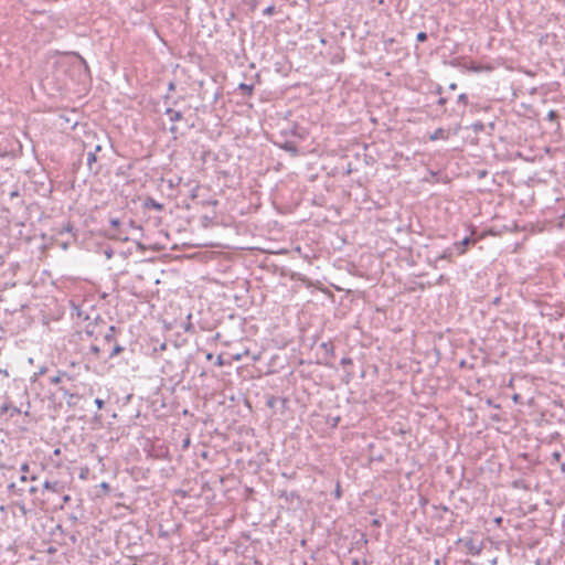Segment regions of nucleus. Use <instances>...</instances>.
Instances as JSON below:
<instances>
[{
    "label": "nucleus",
    "instance_id": "obj_14",
    "mask_svg": "<svg viewBox=\"0 0 565 565\" xmlns=\"http://www.w3.org/2000/svg\"><path fill=\"white\" fill-rule=\"evenodd\" d=\"M471 127L475 132H480V131H483V129H484V125L481 121H477V122L472 124Z\"/></svg>",
    "mask_w": 565,
    "mask_h": 565
},
{
    "label": "nucleus",
    "instance_id": "obj_5",
    "mask_svg": "<svg viewBox=\"0 0 565 565\" xmlns=\"http://www.w3.org/2000/svg\"><path fill=\"white\" fill-rule=\"evenodd\" d=\"M280 148L288 151L294 157L298 156V148L291 141L284 142L282 145H280Z\"/></svg>",
    "mask_w": 565,
    "mask_h": 565
},
{
    "label": "nucleus",
    "instance_id": "obj_28",
    "mask_svg": "<svg viewBox=\"0 0 565 565\" xmlns=\"http://www.w3.org/2000/svg\"><path fill=\"white\" fill-rule=\"evenodd\" d=\"M553 458L558 461L561 459V454L558 451L553 452Z\"/></svg>",
    "mask_w": 565,
    "mask_h": 565
},
{
    "label": "nucleus",
    "instance_id": "obj_11",
    "mask_svg": "<svg viewBox=\"0 0 565 565\" xmlns=\"http://www.w3.org/2000/svg\"><path fill=\"white\" fill-rule=\"evenodd\" d=\"M238 88L243 92L244 95L250 96L253 93V86L247 85L245 83L239 84Z\"/></svg>",
    "mask_w": 565,
    "mask_h": 565
},
{
    "label": "nucleus",
    "instance_id": "obj_22",
    "mask_svg": "<svg viewBox=\"0 0 565 565\" xmlns=\"http://www.w3.org/2000/svg\"><path fill=\"white\" fill-rule=\"evenodd\" d=\"M111 238H116V239H119V241H127V239H128V237H126V236H125V237H122V236L120 235V233H117V234L111 235Z\"/></svg>",
    "mask_w": 565,
    "mask_h": 565
},
{
    "label": "nucleus",
    "instance_id": "obj_44",
    "mask_svg": "<svg viewBox=\"0 0 565 565\" xmlns=\"http://www.w3.org/2000/svg\"><path fill=\"white\" fill-rule=\"evenodd\" d=\"M35 491H36V488H34V487H32V488L30 489V492H35Z\"/></svg>",
    "mask_w": 565,
    "mask_h": 565
},
{
    "label": "nucleus",
    "instance_id": "obj_40",
    "mask_svg": "<svg viewBox=\"0 0 565 565\" xmlns=\"http://www.w3.org/2000/svg\"><path fill=\"white\" fill-rule=\"evenodd\" d=\"M0 373L4 374L6 376H8V371L7 370H0Z\"/></svg>",
    "mask_w": 565,
    "mask_h": 565
},
{
    "label": "nucleus",
    "instance_id": "obj_4",
    "mask_svg": "<svg viewBox=\"0 0 565 565\" xmlns=\"http://www.w3.org/2000/svg\"><path fill=\"white\" fill-rule=\"evenodd\" d=\"M96 161H97V157H96L95 152L88 151L87 152V166H88V169L90 171H94L95 173H97L99 171V167L94 168V164L96 163Z\"/></svg>",
    "mask_w": 565,
    "mask_h": 565
},
{
    "label": "nucleus",
    "instance_id": "obj_36",
    "mask_svg": "<svg viewBox=\"0 0 565 565\" xmlns=\"http://www.w3.org/2000/svg\"><path fill=\"white\" fill-rule=\"evenodd\" d=\"M20 480H21L22 482H25V481L28 480V478H26V476H25V475H22V476H21V478H20Z\"/></svg>",
    "mask_w": 565,
    "mask_h": 565
},
{
    "label": "nucleus",
    "instance_id": "obj_12",
    "mask_svg": "<svg viewBox=\"0 0 565 565\" xmlns=\"http://www.w3.org/2000/svg\"><path fill=\"white\" fill-rule=\"evenodd\" d=\"M114 331H115V327H109L108 329V332L105 334L104 339L106 342H111L115 340L114 338Z\"/></svg>",
    "mask_w": 565,
    "mask_h": 565
},
{
    "label": "nucleus",
    "instance_id": "obj_23",
    "mask_svg": "<svg viewBox=\"0 0 565 565\" xmlns=\"http://www.w3.org/2000/svg\"><path fill=\"white\" fill-rule=\"evenodd\" d=\"M351 363H352V360L350 358H342V360H341L342 365H347V364H351Z\"/></svg>",
    "mask_w": 565,
    "mask_h": 565
},
{
    "label": "nucleus",
    "instance_id": "obj_21",
    "mask_svg": "<svg viewBox=\"0 0 565 565\" xmlns=\"http://www.w3.org/2000/svg\"><path fill=\"white\" fill-rule=\"evenodd\" d=\"M95 404H96V406L100 409V408H103V407H104L105 402H104L103 399H100V398H96V399H95Z\"/></svg>",
    "mask_w": 565,
    "mask_h": 565
},
{
    "label": "nucleus",
    "instance_id": "obj_38",
    "mask_svg": "<svg viewBox=\"0 0 565 565\" xmlns=\"http://www.w3.org/2000/svg\"><path fill=\"white\" fill-rule=\"evenodd\" d=\"M335 495H337L338 498H340V495H341L339 487H338V488H337V490H335Z\"/></svg>",
    "mask_w": 565,
    "mask_h": 565
},
{
    "label": "nucleus",
    "instance_id": "obj_6",
    "mask_svg": "<svg viewBox=\"0 0 565 565\" xmlns=\"http://www.w3.org/2000/svg\"><path fill=\"white\" fill-rule=\"evenodd\" d=\"M430 140L435 141V140H438V139H444V140H447L448 139V134L446 132L445 129L443 128H438L436 129L429 137Z\"/></svg>",
    "mask_w": 565,
    "mask_h": 565
},
{
    "label": "nucleus",
    "instance_id": "obj_10",
    "mask_svg": "<svg viewBox=\"0 0 565 565\" xmlns=\"http://www.w3.org/2000/svg\"><path fill=\"white\" fill-rule=\"evenodd\" d=\"M454 247H449V248H446L438 257V259H447V260H450L451 259V256H452V253H454Z\"/></svg>",
    "mask_w": 565,
    "mask_h": 565
},
{
    "label": "nucleus",
    "instance_id": "obj_41",
    "mask_svg": "<svg viewBox=\"0 0 565 565\" xmlns=\"http://www.w3.org/2000/svg\"><path fill=\"white\" fill-rule=\"evenodd\" d=\"M82 63L84 64L85 68H87V64H86V61H84L83 58H81Z\"/></svg>",
    "mask_w": 565,
    "mask_h": 565
},
{
    "label": "nucleus",
    "instance_id": "obj_15",
    "mask_svg": "<svg viewBox=\"0 0 565 565\" xmlns=\"http://www.w3.org/2000/svg\"><path fill=\"white\" fill-rule=\"evenodd\" d=\"M469 551H470L471 554L478 555L481 550H480V547L475 546L472 542H470L469 543Z\"/></svg>",
    "mask_w": 565,
    "mask_h": 565
},
{
    "label": "nucleus",
    "instance_id": "obj_19",
    "mask_svg": "<svg viewBox=\"0 0 565 565\" xmlns=\"http://www.w3.org/2000/svg\"><path fill=\"white\" fill-rule=\"evenodd\" d=\"M556 118H557V113H556L555 110H550V111L547 113V119H548V120L553 121V120H555Z\"/></svg>",
    "mask_w": 565,
    "mask_h": 565
},
{
    "label": "nucleus",
    "instance_id": "obj_43",
    "mask_svg": "<svg viewBox=\"0 0 565 565\" xmlns=\"http://www.w3.org/2000/svg\"><path fill=\"white\" fill-rule=\"evenodd\" d=\"M14 488H15V484H14V483H11V484L9 486V489H14Z\"/></svg>",
    "mask_w": 565,
    "mask_h": 565
},
{
    "label": "nucleus",
    "instance_id": "obj_7",
    "mask_svg": "<svg viewBox=\"0 0 565 565\" xmlns=\"http://www.w3.org/2000/svg\"><path fill=\"white\" fill-rule=\"evenodd\" d=\"M166 114L169 115L171 121H179L183 118L181 111L174 110L172 108H168Z\"/></svg>",
    "mask_w": 565,
    "mask_h": 565
},
{
    "label": "nucleus",
    "instance_id": "obj_32",
    "mask_svg": "<svg viewBox=\"0 0 565 565\" xmlns=\"http://www.w3.org/2000/svg\"><path fill=\"white\" fill-rule=\"evenodd\" d=\"M70 501H71V497H70L68 494H65V495L63 497V503H67V502H70Z\"/></svg>",
    "mask_w": 565,
    "mask_h": 565
},
{
    "label": "nucleus",
    "instance_id": "obj_42",
    "mask_svg": "<svg viewBox=\"0 0 565 565\" xmlns=\"http://www.w3.org/2000/svg\"><path fill=\"white\" fill-rule=\"evenodd\" d=\"M102 487H103V489H106V488H108V484H107L106 482H104V483L102 484Z\"/></svg>",
    "mask_w": 565,
    "mask_h": 565
},
{
    "label": "nucleus",
    "instance_id": "obj_16",
    "mask_svg": "<svg viewBox=\"0 0 565 565\" xmlns=\"http://www.w3.org/2000/svg\"><path fill=\"white\" fill-rule=\"evenodd\" d=\"M416 40H417L418 42H425V41L427 40V33H425V32H419V33H417V35H416Z\"/></svg>",
    "mask_w": 565,
    "mask_h": 565
},
{
    "label": "nucleus",
    "instance_id": "obj_33",
    "mask_svg": "<svg viewBox=\"0 0 565 565\" xmlns=\"http://www.w3.org/2000/svg\"><path fill=\"white\" fill-rule=\"evenodd\" d=\"M102 150V146L100 145H97L95 146L94 150H92L93 152H95V154Z\"/></svg>",
    "mask_w": 565,
    "mask_h": 565
},
{
    "label": "nucleus",
    "instance_id": "obj_3",
    "mask_svg": "<svg viewBox=\"0 0 565 565\" xmlns=\"http://www.w3.org/2000/svg\"><path fill=\"white\" fill-rule=\"evenodd\" d=\"M60 391L63 393V396L66 398V403L68 406H75L76 401L79 399V396L73 393H70L65 388H60Z\"/></svg>",
    "mask_w": 565,
    "mask_h": 565
},
{
    "label": "nucleus",
    "instance_id": "obj_35",
    "mask_svg": "<svg viewBox=\"0 0 565 565\" xmlns=\"http://www.w3.org/2000/svg\"><path fill=\"white\" fill-rule=\"evenodd\" d=\"M449 88H450V89H452V90H455V89L457 88V84H456V83H451V84L449 85Z\"/></svg>",
    "mask_w": 565,
    "mask_h": 565
},
{
    "label": "nucleus",
    "instance_id": "obj_26",
    "mask_svg": "<svg viewBox=\"0 0 565 565\" xmlns=\"http://www.w3.org/2000/svg\"><path fill=\"white\" fill-rule=\"evenodd\" d=\"M60 381H61L60 376H54V377L51 379V383L52 384H57V383H60Z\"/></svg>",
    "mask_w": 565,
    "mask_h": 565
},
{
    "label": "nucleus",
    "instance_id": "obj_24",
    "mask_svg": "<svg viewBox=\"0 0 565 565\" xmlns=\"http://www.w3.org/2000/svg\"><path fill=\"white\" fill-rule=\"evenodd\" d=\"M29 463L28 462H24L22 466H21V471L23 473H26L29 471Z\"/></svg>",
    "mask_w": 565,
    "mask_h": 565
},
{
    "label": "nucleus",
    "instance_id": "obj_29",
    "mask_svg": "<svg viewBox=\"0 0 565 565\" xmlns=\"http://www.w3.org/2000/svg\"><path fill=\"white\" fill-rule=\"evenodd\" d=\"M216 365H218V366L223 365V359H222L221 355H218L217 359H216Z\"/></svg>",
    "mask_w": 565,
    "mask_h": 565
},
{
    "label": "nucleus",
    "instance_id": "obj_9",
    "mask_svg": "<svg viewBox=\"0 0 565 565\" xmlns=\"http://www.w3.org/2000/svg\"><path fill=\"white\" fill-rule=\"evenodd\" d=\"M43 488L56 493L61 490L58 482H50L47 480L43 483Z\"/></svg>",
    "mask_w": 565,
    "mask_h": 565
},
{
    "label": "nucleus",
    "instance_id": "obj_2",
    "mask_svg": "<svg viewBox=\"0 0 565 565\" xmlns=\"http://www.w3.org/2000/svg\"><path fill=\"white\" fill-rule=\"evenodd\" d=\"M0 413L1 414L9 413V416L12 418L15 415L21 414V409L15 406L10 405L9 403H3L0 407Z\"/></svg>",
    "mask_w": 565,
    "mask_h": 565
},
{
    "label": "nucleus",
    "instance_id": "obj_30",
    "mask_svg": "<svg viewBox=\"0 0 565 565\" xmlns=\"http://www.w3.org/2000/svg\"><path fill=\"white\" fill-rule=\"evenodd\" d=\"M321 347H322L326 351H328V350H329V348H331V349H332V345H331L330 343H322V344H321Z\"/></svg>",
    "mask_w": 565,
    "mask_h": 565
},
{
    "label": "nucleus",
    "instance_id": "obj_1",
    "mask_svg": "<svg viewBox=\"0 0 565 565\" xmlns=\"http://www.w3.org/2000/svg\"><path fill=\"white\" fill-rule=\"evenodd\" d=\"M473 243H475V239L467 236L462 241L455 243L452 247L457 250L458 255H463L466 253L467 246H469Z\"/></svg>",
    "mask_w": 565,
    "mask_h": 565
},
{
    "label": "nucleus",
    "instance_id": "obj_8",
    "mask_svg": "<svg viewBox=\"0 0 565 565\" xmlns=\"http://www.w3.org/2000/svg\"><path fill=\"white\" fill-rule=\"evenodd\" d=\"M146 207L153 209L156 211H161L163 209V205L159 202H157L154 199L149 198L146 203Z\"/></svg>",
    "mask_w": 565,
    "mask_h": 565
},
{
    "label": "nucleus",
    "instance_id": "obj_25",
    "mask_svg": "<svg viewBox=\"0 0 565 565\" xmlns=\"http://www.w3.org/2000/svg\"><path fill=\"white\" fill-rule=\"evenodd\" d=\"M274 12V7H268L264 10V14H271Z\"/></svg>",
    "mask_w": 565,
    "mask_h": 565
},
{
    "label": "nucleus",
    "instance_id": "obj_20",
    "mask_svg": "<svg viewBox=\"0 0 565 565\" xmlns=\"http://www.w3.org/2000/svg\"><path fill=\"white\" fill-rule=\"evenodd\" d=\"M110 225L114 227V228H118L119 225H120V221L118 218H111L110 220Z\"/></svg>",
    "mask_w": 565,
    "mask_h": 565
},
{
    "label": "nucleus",
    "instance_id": "obj_18",
    "mask_svg": "<svg viewBox=\"0 0 565 565\" xmlns=\"http://www.w3.org/2000/svg\"><path fill=\"white\" fill-rule=\"evenodd\" d=\"M89 351H90L95 356H99V353H100V349H99V347H97V345H95V344H94V345H92V347L89 348Z\"/></svg>",
    "mask_w": 565,
    "mask_h": 565
},
{
    "label": "nucleus",
    "instance_id": "obj_37",
    "mask_svg": "<svg viewBox=\"0 0 565 565\" xmlns=\"http://www.w3.org/2000/svg\"><path fill=\"white\" fill-rule=\"evenodd\" d=\"M189 444H190V439H189V438H186V439L184 440L183 446H184V447H188V446H189Z\"/></svg>",
    "mask_w": 565,
    "mask_h": 565
},
{
    "label": "nucleus",
    "instance_id": "obj_27",
    "mask_svg": "<svg viewBox=\"0 0 565 565\" xmlns=\"http://www.w3.org/2000/svg\"><path fill=\"white\" fill-rule=\"evenodd\" d=\"M20 194H19V191L18 190H14L10 193V198L11 199H14V198H18Z\"/></svg>",
    "mask_w": 565,
    "mask_h": 565
},
{
    "label": "nucleus",
    "instance_id": "obj_34",
    "mask_svg": "<svg viewBox=\"0 0 565 565\" xmlns=\"http://www.w3.org/2000/svg\"><path fill=\"white\" fill-rule=\"evenodd\" d=\"M446 104V98L441 97L438 99V105H445Z\"/></svg>",
    "mask_w": 565,
    "mask_h": 565
},
{
    "label": "nucleus",
    "instance_id": "obj_45",
    "mask_svg": "<svg viewBox=\"0 0 565 565\" xmlns=\"http://www.w3.org/2000/svg\"><path fill=\"white\" fill-rule=\"evenodd\" d=\"M169 88H170V89H173V88H174V85H173L172 83H170Z\"/></svg>",
    "mask_w": 565,
    "mask_h": 565
},
{
    "label": "nucleus",
    "instance_id": "obj_39",
    "mask_svg": "<svg viewBox=\"0 0 565 565\" xmlns=\"http://www.w3.org/2000/svg\"><path fill=\"white\" fill-rule=\"evenodd\" d=\"M212 358H213V354H212V353H207V354H206V359H207V360H212Z\"/></svg>",
    "mask_w": 565,
    "mask_h": 565
},
{
    "label": "nucleus",
    "instance_id": "obj_46",
    "mask_svg": "<svg viewBox=\"0 0 565 565\" xmlns=\"http://www.w3.org/2000/svg\"><path fill=\"white\" fill-rule=\"evenodd\" d=\"M470 565H477V564H475V563H470Z\"/></svg>",
    "mask_w": 565,
    "mask_h": 565
},
{
    "label": "nucleus",
    "instance_id": "obj_13",
    "mask_svg": "<svg viewBox=\"0 0 565 565\" xmlns=\"http://www.w3.org/2000/svg\"><path fill=\"white\" fill-rule=\"evenodd\" d=\"M122 351H124V348L121 345H119V344H116L114 347V349L111 350V352L109 354V358H114V356H116L117 354H119Z\"/></svg>",
    "mask_w": 565,
    "mask_h": 565
},
{
    "label": "nucleus",
    "instance_id": "obj_31",
    "mask_svg": "<svg viewBox=\"0 0 565 565\" xmlns=\"http://www.w3.org/2000/svg\"><path fill=\"white\" fill-rule=\"evenodd\" d=\"M170 132H172L173 135H175L178 132V127L177 126H171L170 127Z\"/></svg>",
    "mask_w": 565,
    "mask_h": 565
},
{
    "label": "nucleus",
    "instance_id": "obj_17",
    "mask_svg": "<svg viewBox=\"0 0 565 565\" xmlns=\"http://www.w3.org/2000/svg\"><path fill=\"white\" fill-rule=\"evenodd\" d=\"M458 102H459V103H462L463 105H467V103H468V96H467V94H465V93L460 94V95L458 96Z\"/></svg>",
    "mask_w": 565,
    "mask_h": 565
}]
</instances>
